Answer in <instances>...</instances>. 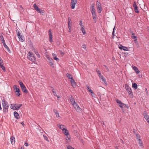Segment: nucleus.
<instances>
[{
  "mask_svg": "<svg viewBox=\"0 0 149 149\" xmlns=\"http://www.w3.org/2000/svg\"><path fill=\"white\" fill-rule=\"evenodd\" d=\"M34 55L31 52H29L28 54V58L30 61L34 62L36 61Z\"/></svg>",
  "mask_w": 149,
  "mask_h": 149,
  "instance_id": "obj_1",
  "label": "nucleus"
},
{
  "mask_svg": "<svg viewBox=\"0 0 149 149\" xmlns=\"http://www.w3.org/2000/svg\"><path fill=\"white\" fill-rule=\"evenodd\" d=\"M19 83L20 86L22 91L25 93H28V91L27 90L25 86L24 85L22 82L21 81H19Z\"/></svg>",
  "mask_w": 149,
  "mask_h": 149,
  "instance_id": "obj_2",
  "label": "nucleus"
},
{
  "mask_svg": "<svg viewBox=\"0 0 149 149\" xmlns=\"http://www.w3.org/2000/svg\"><path fill=\"white\" fill-rule=\"evenodd\" d=\"M74 107L76 111L78 112H81L82 111V109L79 107L78 104L76 103L72 105Z\"/></svg>",
  "mask_w": 149,
  "mask_h": 149,
  "instance_id": "obj_3",
  "label": "nucleus"
},
{
  "mask_svg": "<svg viewBox=\"0 0 149 149\" xmlns=\"http://www.w3.org/2000/svg\"><path fill=\"white\" fill-rule=\"evenodd\" d=\"M33 7L36 10L38 13H44V11L43 10L40 9L38 6L35 3L33 5Z\"/></svg>",
  "mask_w": 149,
  "mask_h": 149,
  "instance_id": "obj_4",
  "label": "nucleus"
},
{
  "mask_svg": "<svg viewBox=\"0 0 149 149\" xmlns=\"http://www.w3.org/2000/svg\"><path fill=\"white\" fill-rule=\"evenodd\" d=\"M77 0H71L70 6L72 9L74 8L76 4L77 3Z\"/></svg>",
  "mask_w": 149,
  "mask_h": 149,
  "instance_id": "obj_5",
  "label": "nucleus"
},
{
  "mask_svg": "<svg viewBox=\"0 0 149 149\" xmlns=\"http://www.w3.org/2000/svg\"><path fill=\"white\" fill-rule=\"evenodd\" d=\"M96 4L98 13H101V11L102 10V9L101 8V5L100 3L98 1L97 2Z\"/></svg>",
  "mask_w": 149,
  "mask_h": 149,
  "instance_id": "obj_6",
  "label": "nucleus"
},
{
  "mask_svg": "<svg viewBox=\"0 0 149 149\" xmlns=\"http://www.w3.org/2000/svg\"><path fill=\"white\" fill-rule=\"evenodd\" d=\"M125 88L127 91L128 92L130 96H133V93L132 91L131 88H130L129 86H125Z\"/></svg>",
  "mask_w": 149,
  "mask_h": 149,
  "instance_id": "obj_7",
  "label": "nucleus"
},
{
  "mask_svg": "<svg viewBox=\"0 0 149 149\" xmlns=\"http://www.w3.org/2000/svg\"><path fill=\"white\" fill-rule=\"evenodd\" d=\"M116 101L120 108H122L123 106L126 105V104L123 103L120 100H119L118 99H116Z\"/></svg>",
  "mask_w": 149,
  "mask_h": 149,
  "instance_id": "obj_8",
  "label": "nucleus"
},
{
  "mask_svg": "<svg viewBox=\"0 0 149 149\" xmlns=\"http://www.w3.org/2000/svg\"><path fill=\"white\" fill-rule=\"evenodd\" d=\"M49 40L50 43H52L53 41L52 40V35L51 30L49 29Z\"/></svg>",
  "mask_w": 149,
  "mask_h": 149,
  "instance_id": "obj_9",
  "label": "nucleus"
},
{
  "mask_svg": "<svg viewBox=\"0 0 149 149\" xmlns=\"http://www.w3.org/2000/svg\"><path fill=\"white\" fill-rule=\"evenodd\" d=\"M3 113L4 114L7 113L8 112V109L9 107V105L3 106H2Z\"/></svg>",
  "mask_w": 149,
  "mask_h": 149,
  "instance_id": "obj_10",
  "label": "nucleus"
},
{
  "mask_svg": "<svg viewBox=\"0 0 149 149\" xmlns=\"http://www.w3.org/2000/svg\"><path fill=\"white\" fill-rule=\"evenodd\" d=\"M69 98L71 103L72 105H74V104L76 103L72 95H70L69 96Z\"/></svg>",
  "mask_w": 149,
  "mask_h": 149,
  "instance_id": "obj_11",
  "label": "nucleus"
},
{
  "mask_svg": "<svg viewBox=\"0 0 149 149\" xmlns=\"http://www.w3.org/2000/svg\"><path fill=\"white\" fill-rule=\"evenodd\" d=\"M133 6L135 12L136 13H139V11L138 9V7L136 5V3L135 2H134L133 4Z\"/></svg>",
  "mask_w": 149,
  "mask_h": 149,
  "instance_id": "obj_12",
  "label": "nucleus"
},
{
  "mask_svg": "<svg viewBox=\"0 0 149 149\" xmlns=\"http://www.w3.org/2000/svg\"><path fill=\"white\" fill-rule=\"evenodd\" d=\"M143 116L144 118L146 119L147 122L149 123V117L147 115V113L146 111H144L143 112Z\"/></svg>",
  "mask_w": 149,
  "mask_h": 149,
  "instance_id": "obj_13",
  "label": "nucleus"
},
{
  "mask_svg": "<svg viewBox=\"0 0 149 149\" xmlns=\"http://www.w3.org/2000/svg\"><path fill=\"white\" fill-rule=\"evenodd\" d=\"M118 47L121 50H123L124 51H127L128 50L127 47L123 46L121 45H119Z\"/></svg>",
  "mask_w": 149,
  "mask_h": 149,
  "instance_id": "obj_14",
  "label": "nucleus"
},
{
  "mask_svg": "<svg viewBox=\"0 0 149 149\" xmlns=\"http://www.w3.org/2000/svg\"><path fill=\"white\" fill-rule=\"evenodd\" d=\"M70 82H71V83L72 85V86L73 87L75 88L76 87V82L75 81L74 79H71V80H70Z\"/></svg>",
  "mask_w": 149,
  "mask_h": 149,
  "instance_id": "obj_15",
  "label": "nucleus"
},
{
  "mask_svg": "<svg viewBox=\"0 0 149 149\" xmlns=\"http://www.w3.org/2000/svg\"><path fill=\"white\" fill-rule=\"evenodd\" d=\"M57 126L60 129L62 130V131H64V129L66 128L65 127L64 125H60L58 124Z\"/></svg>",
  "mask_w": 149,
  "mask_h": 149,
  "instance_id": "obj_16",
  "label": "nucleus"
},
{
  "mask_svg": "<svg viewBox=\"0 0 149 149\" xmlns=\"http://www.w3.org/2000/svg\"><path fill=\"white\" fill-rule=\"evenodd\" d=\"M86 87L88 91L91 93V95L93 96L94 95V93L93 92V91L88 86L86 85Z\"/></svg>",
  "mask_w": 149,
  "mask_h": 149,
  "instance_id": "obj_17",
  "label": "nucleus"
},
{
  "mask_svg": "<svg viewBox=\"0 0 149 149\" xmlns=\"http://www.w3.org/2000/svg\"><path fill=\"white\" fill-rule=\"evenodd\" d=\"M1 102H2V106H5L8 105V103L5 99H3L2 100Z\"/></svg>",
  "mask_w": 149,
  "mask_h": 149,
  "instance_id": "obj_18",
  "label": "nucleus"
},
{
  "mask_svg": "<svg viewBox=\"0 0 149 149\" xmlns=\"http://www.w3.org/2000/svg\"><path fill=\"white\" fill-rule=\"evenodd\" d=\"M13 88L15 92L20 91V89L19 86L15 85L13 86Z\"/></svg>",
  "mask_w": 149,
  "mask_h": 149,
  "instance_id": "obj_19",
  "label": "nucleus"
},
{
  "mask_svg": "<svg viewBox=\"0 0 149 149\" xmlns=\"http://www.w3.org/2000/svg\"><path fill=\"white\" fill-rule=\"evenodd\" d=\"M15 110H18L19 109L20 107L22 106V104H15Z\"/></svg>",
  "mask_w": 149,
  "mask_h": 149,
  "instance_id": "obj_20",
  "label": "nucleus"
},
{
  "mask_svg": "<svg viewBox=\"0 0 149 149\" xmlns=\"http://www.w3.org/2000/svg\"><path fill=\"white\" fill-rule=\"evenodd\" d=\"M2 43L3 44L4 47L7 49L8 52H9V53H10L11 51L9 48L6 44L5 42H3Z\"/></svg>",
  "mask_w": 149,
  "mask_h": 149,
  "instance_id": "obj_21",
  "label": "nucleus"
},
{
  "mask_svg": "<svg viewBox=\"0 0 149 149\" xmlns=\"http://www.w3.org/2000/svg\"><path fill=\"white\" fill-rule=\"evenodd\" d=\"M91 12L95 11V8H94V3H93L91 5Z\"/></svg>",
  "mask_w": 149,
  "mask_h": 149,
  "instance_id": "obj_22",
  "label": "nucleus"
},
{
  "mask_svg": "<svg viewBox=\"0 0 149 149\" xmlns=\"http://www.w3.org/2000/svg\"><path fill=\"white\" fill-rule=\"evenodd\" d=\"M100 79H101L102 82L104 83V84H105L106 85H107V84L106 82L105 79L103 76Z\"/></svg>",
  "mask_w": 149,
  "mask_h": 149,
  "instance_id": "obj_23",
  "label": "nucleus"
},
{
  "mask_svg": "<svg viewBox=\"0 0 149 149\" xmlns=\"http://www.w3.org/2000/svg\"><path fill=\"white\" fill-rule=\"evenodd\" d=\"M65 134V135L68 136L69 134L68 130L65 128L64 130V131H62Z\"/></svg>",
  "mask_w": 149,
  "mask_h": 149,
  "instance_id": "obj_24",
  "label": "nucleus"
},
{
  "mask_svg": "<svg viewBox=\"0 0 149 149\" xmlns=\"http://www.w3.org/2000/svg\"><path fill=\"white\" fill-rule=\"evenodd\" d=\"M14 115L15 117L17 119H19V115L17 112L15 111L14 112Z\"/></svg>",
  "mask_w": 149,
  "mask_h": 149,
  "instance_id": "obj_25",
  "label": "nucleus"
},
{
  "mask_svg": "<svg viewBox=\"0 0 149 149\" xmlns=\"http://www.w3.org/2000/svg\"><path fill=\"white\" fill-rule=\"evenodd\" d=\"M10 141L12 144H13L15 143V138L13 136H12L10 139Z\"/></svg>",
  "mask_w": 149,
  "mask_h": 149,
  "instance_id": "obj_26",
  "label": "nucleus"
},
{
  "mask_svg": "<svg viewBox=\"0 0 149 149\" xmlns=\"http://www.w3.org/2000/svg\"><path fill=\"white\" fill-rule=\"evenodd\" d=\"M133 68L137 74H138L139 72V71L138 68L134 66L133 67Z\"/></svg>",
  "mask_w": 149,
  "mask_h": 149,
  "instance_id": "obj_27",
  "label": "nucleus"
},
{
  "mask_svg": "<svg viewBox=\"0 0 149 149\" xmlns=\"http://www.w3.org/2000/svg\"><path fill=\"white\" fill-rule=\"evenodd\" d=\"M132 38L134 39V41L136 40H137V37L135 36V33L133 32L132 33Z\"/></svg>",
  "mask_w": 149,
  "mask_h": 149,
  "instance_id": "obj_28",
  "label": "nucleus"
},
{
  "mask_svg": "<svg viewBox=\"0 0 149 149\" xmlns=\"http://www.w3.org/2000/svg\"><path fill=\"white\" fill-rule=\"evenodd\" d=\"M84 27V26L81 27V30L82 31L83 34L85 35L86 33V32Z\"/></svg>",
  "mask_w": 149,
  "mask_h": 149,
  "instance_id": "obj_29",
  "label": "nucleus"
},
{
  "mask_svg": "<svg viewBox=\"0 0 149 149\" xmlns=\"http://www.w3.org/2000/svg\"><path fill=\"white\" fill-rule=\"evenodd\" d=\"M66 76L69 79H73V77H71V75L69 73H67L66 74Z\"/></svg>",
  "mask_w": 149,
  "mask_h": 149,
  "instance_id": "obj_30",
  "label": "nucleus"
},
{
  "mask_svg": "<svg viewBox=\"0 0 149 149\" xmlns=\"http://www.w3.org/2000/svg\"><path fill=\"white\" fill-rule=\"evenodd\" d=\"M132 87L134 89H136L137 88V84L134 83L132 84Z\"/></svg>",
  "mask_w": 149,
  "mask_h": 149,
  "instance_id": "obj_31",
  "label": "nucleus"
},
{
  "mask_svg": "<svg viewBox=\"0 0 149 149\" xmlns=\"http://www.w3.org/2000/svg\"><path fill=\"white\" fill-rule=\"evenodd\" d=\"M53 61L52 60V61L50 60V61H49V64L50 66L51 67H52V68H54V65L53 62H52Z\"/></svg>",
  "mask_w": 149,
  "mask_h": 149,
  "instance_id": "obj_32",
  "label": "nucleus"
},
{
  "mask_svg": "<svg viewBox=\"0 0 149 149\" xmlns=\"http://www.w3.org/2000/svg\"><path fill=\"white\" fill-rule=\"evenodd\" d=\"M0 40L2 41V43L4 42H5L3 38V37L2 35H0Z\"/></svg>",
  "mask_w": 149,
  "mask_h": 149,
  "instance_id": "obj_33",
  "label": "nucleus"
},
{
  "mask_svg": "<svg viewBox=\"0 0 149 149\" xmlns=\"http://www.w3.org/2000/svg\"><path fill=\"white\" fill-rule=\"evenodd\" d=\"M54 112L55 113L56 116L57 117H58L59 116V113L56 110H54Z\"/></svg>",
  "mask_w": 149,
  "mask_h": 149,
  "instance_id": "obj_34",
  "label": "nucleus"
},
{
  "mask_svg": "<svg viewBox=\"0 0 149 149\" xmlns=\"http://www.w3.org/2000/svg\"><path fill=\"white\" fill-rule=\"evenodd\" d=\"M43 137L45 140H46L48 142L49 141V140H48L47 137L45 135H43Z\"/></svg>",
  "mask_w": 149,
  "mask_h": 149,
  "instance_id": "obj_35",
  "label": "nucleus"
},
{
  "mask_svg": "<svg viewBox=\"0 0 149 149\" xmlns=\"http://www.w3.org/2000/svg\"><path fill=\"white\" fill-rule=\"evenodd\" d=\"M10 107L12 109H15V105L14 104H11L10 106Z\"/></svg>",
  "mask_w": 149,
  "mask_h": 149,
  "instance_id": "obj_36",
  "label": "nucleus"
},
{
  "mask_svg": "<svg viewBox=\"0 0 149 149\" xmlns=\"http://www.w3.org/2000/svg\"><path fill=\"white\" fill-rule=\"evenodd\" d=\"M20 92V91L15 92V95L17 96H19L20 95V94L19 93Z\"/></svg>",
  "mask_w": 149,
  "mask_h": 149,
  "instance_id": "obj_37",
  "label": "nucleus"
},
{
  "mask_svg": "<svg viewBox=\"0 0 149 149\" xmlns=\"http://www.w3.org/2000/svg\"><path fill=\"white\" fill-rule=\"evenodd\" d=\"M19 40H20L21 42H23L24 40V38L22 37V36H21V38H20V39H19Z\"/></svg>",
  "mask_w": 149,
  "mask_h": 149,
  "instance_id": "obj_38",
  "label": "nucleus"
},
{
  "mask_svg": "<svg viewBox=\"0 0 149 149\" xmlns=\"http://www.w3.org/2000/svg\"><path fill=\"white\" fill-rule=\"evenodd\" d=\"M68 24H72L71 19L70 17L68 18Z\"/></svg>",
  "mask_w": 149,
  "mask_h": 149,
  "instance_id": "obj_39",
  "label": "nucleus"
},
{
  "mask_svg": "<svg viewBox=\"0 0 149 149\" xmlns=\"http://www.w3.org/2000/svg\"><path fill=\"white\" fill-rule=\"evenodd\" d=\"M139 145L141 146L143 145L142 143V141H141L140 139H139Z\"/></svg>",
  "mask_w": 149,
  "mask_h": 149,
  "instance_id": "obj_40",
  "label": "nucleus"
},
{
  "mask_svg": "<svg viewBox=\"0 0 149 149\" xmlns=\"http://www.w3.org/2000/svg\"><path fill=\"white\" fill-rule=\"evenodd\" d=\"M115 28V27H114L113 29V31L112 32V38H113L114 36H115V35L114 34Z\"/></svg>",
  "mask_w": 149,
  "mask_h": 149,
  "instance_id": "obj_41",
  "label": "nucleus"
},
{
  "mask_svg": "<svg viewBox=\"0 0 149 149\" xmlns=\"http://www.w3.org/2000/svg\"><path fill=\"white\" fill-rule=\"evenodd\" d=\"M67 149H74V148L72 147L71 146H67Z\"/></svg>",
  "mask_w": 149,
  "mask_h": 149,
  "instance_id": "obj_42",
  "label": "nucleus"
},
{
  "mask_svg": "<svg viewBox=\"0 0 149 149\" xmlns=\"http://www.w3.org/2000/svg\"><path fill=\"white\" fill-rule=\"evenodd\" d=\"M52 92L53 93H54V96H57V95L56 93V92L54 90V89H53L52 90Z\"/></svg>",
  "mask_w": 149,
  "mask_h": 149,
  "instance_id": "obj_43",
  "label": "nucleus"
},
{
  "mask_svg": "<svg viewBox=\"0 0 149 149\" xmlns=\"http://www.w3.org/2000/svg\"><path fill=\"white\" fill-rule=\"evenodd\" d=\"M79 24L80 26L81 27L84 26L82 24V21L81 20H80L79 21Z\"/></svg>",
  "mask_w": 149,
  "mask_h": 149,
  "instance_id": "obj_44",
  "label": "nucleus"
},
{
  "mask_svg": "<svg viewBox=\"0 0 149 149\" xmlns=\"http://www.w3.org/2000/svg\"><path fill=\"white\" fill-rule=\"evenodd\" d=\"M82 47L84 49H86V45L85 44H84L82 45Z\"/></svg>",
  "mask_w": 149,
  "mask_h": 149,
  "instance_id": "obj_45",
  "label": "nucleus"
},
{
  "mask_svg": "<svg viewBox=\"0 0 149 149\" xmlns=\"http://www.w3.org/2000/svg\"><path fill=\"white\" fill-rule=\"evenodd\" d=\"M0 66L1 68L3 66V61L0 62Z\"/></svg>",
  "mask_w": 149,
  "mask_h": 149,
  "instance_id": "obj_46",
  "label": "nucleus"
},
{
  "mask_svg": "<svg viewBox=\"0 0 149 149\" xmlns=\"http://www.w3.org/2000/svg\"><path fill=\"white\" fill-rule=\"evenodd\" d=\"M17 36L19 39H20V38H21V35H20V34L19 32H18L17 34Z\"/></svg>",
  "mask_w": 149,
  "mask_h": 149,
  "instance_id": "obj_47",
  "label": "nucleus"
},
{
  "mask_svg": "<svg viewBox=\"0 0 149 149\" xmlns=\"http://www.w3.org/2000/svg\"><path fill=\"white\" fill-rule=\"evenodd\" d=\"M91 13L92 14V16H96V14H95V11L93 12H92Z\"/></svg>",
  "mask_w": 149,
  "mask_h": 149,
  "instance_id": "obj_48",
  "label": "nucleus"
},
{
  "mask_svg": "<svg viewBox=\"0 0 149 149\" xmlns=\"http://www.w3.org/2000/svg\"><path fill=\"white\" fill-rule=\"evenodd\" d=\"M136 139H138V140H139V139H139L140 138V137H139V135H138V134H136Z\"/></svg>",
  "mask_w": 149,
  "mask_h": 149,
  "instance_id": "obj_49",
  "label": "nucleus"
},
{
  "mask_svg": "<svg viewBox=\"0 0 149 149\" xmlns=\"http://www.w3.org/2000/svg\"><path fill=\"white\" fill-rule=\"evenodd\" d=\"M54 60H56L57 61H59V59L56 57V56H55L54 57Z\"/></svg>",
  "mask_w": 149,
  "mask_h": 149,
  "instance_id": "obj_50",
  "label": "nucleus"
},
{
  "mask_svg": "<svg viewBox=\"0 0 149 149\" xmlns=\"http://www.w3.org/2000/svg\"><path fill=\"white\" fill-rule=\"evenodd\" d=\"M68 28L69 29H71L72 26V24H68Z\"/></svg>",
  "mask_w": 149,
  "mask_h": 149,
  "instance_id": "obj_51",
  "label": "nucleus"
},
{
  "mask_svg": "<svg viewBox=\"0 0 149 149\" xmlns=\"http://www.w3.org/2000/svg\"><path fill=\"white\" fill-rule=\"evenodd\" d=\"M98 76L99 77V78L100 79L101 78V77H102L103 76H102L101 74V73H100V74H98Z\"/></svg>",
  "mask_w": 149,
  "mask_h": 149,
  "instance_id": "obj_52",
  "label": "nucleus"
},
{
  "mask_svg": "<svg viewBox=\"0 0 149 149\" xmlns=\"http://www.w3.org/2000/svg\"><path fill=\"white\" fill-rule=\"evenodd\" d=\"M104 66L105 67V68L108 71H109V68L107 67V66L106 65H104Z\"/></svg>",
  "mask_w": 149,
  "mask_h": 149,
  "instance_id": "obj_53",
  "label": "nucleus"
},
{
  "mask_svg": "<svg viewBox=\"0 0 149 149\" xmlns=\"http://www.w3.org/2000/svg\"><path fill=\"white\" fill-rule=\"evenodd\" d=\"M96 70L98 74L101 73V72L100 70H98L97 69Z\"/></svg>",
  "mask_w": 149,
  "mask_h": 149,
  "instance_id": "obj_54",
  "label": "nucleus"
},
{
  "mask_svg": "<svg viewBox=\"0 0 149 149\" xmlns=\"http://www.w3.org/2000/svg\"><path fill=\"white\" fill-rule=\"evenodd\" d=\"M67 136L65 138L66 140H70V137H69L68 136Z\"/></svg>",
  "mask_w": 149,
  "mask_h": 149,
  "instance_id": "obj_55",
  "label": "nucleus"
},
{
  "mask_svg": "<svg viewBox=\"0 0 149 149\" xmlns=\"http://www.w3.org/2000/svg\"><path fill=\"white\" fill-rule=\"evenodd\" d=\"M1 68H2L3 70L4 71H5V68L4 66H3V67H2Z\"/></svg>",
  "mask_w": 149,
  "mask_h": 149,
  "instance_id": "obj_56",
  "label": "nucleus"
},
{
  "mask_svg": "<svg viewBox=\"0 0 149 149\" xmlns=\"http://www.w3.org/2000/svg\"><path fill=\"white\" fill-rule=\"evenodd\" d=\"M145 91L146 93V95H148V93L147 88H146Z\"/></svg>",
  "mask_w": 149,
  "mask_h": 149,
  "instance_id": "obj_57",
  "label": "nucleus"
},
{
  "mask_svg": "<svg viewBox=\"0 0 149 149\" xmlns=\"http://www.w3.org/2000/svg\"><path fill=\"white\" fill-rule=\"evenodd\" d=\"M24 145L26 146H29V144L27 143H26L24 144Z\"/></svg>",
  "mask_w": 149,
  "mask_h": 149,
  "instance_id": "obj_58",
  "label": "nucleus"
},
{
  "mask_svg": "<svg viewBox=\"0 0 149 149\" xmlns=\"http://www.w3.org/2000/svg\"><path fill=\"white\" fill-rule=\"evenodd\" d=\"M92 17H93V19H96V16H93Z\"/></svg>",
  "mask_w": 149,
  "mask_h": 149,
  "instance_id": "obj_59",
  "label": "nucleus"
},
{
  "mask_svg": "<svg viewBox=\"0 0 149 149\" xmlns=\"http://www.w3.org/2000/svg\"><path fill=\"white\" fill-rule=\"evenodd\" d=\"M37 54L36 53V54H37L38 57L39 58L40 57V54L38 53V52H37Z\"/></svg>",
  "mask_w": 149,
  "mask_h": 149,
  "instance_id": "obj_60",
  "label": "nucleus"
},
{
  "mask_svg": "<svg viewBox=\"0 0 149 149\" xmlns=\"http://www.w3.org/2000/svg\"><path fill=\"white\" fill-rule=\"evenodd\" d=\"M60 52H61V55H62V54H64L63 52H62V51H60Z\"/></svg>",
  "mask_w": 149,
  "mask_h": 149,
  "instance_id": "obj_61",
  "label": "nucleus"
},
{
  "mask_svg": "<svg viewBox=\"0 0 149 149\" xmlns=\"http://www.w3.org/2000/svg\"><path fill=\"white\" fill-rule=\"evenodd\" d=\"M69 32H71V29H69V31H68Z\"/></svg>",
  "mask_w": 149,
  "mask_h": 149,
  "instance_id": "obj_62",
  "label": "nucleus"
},
{
  "mask_svg": "<svg viewBox=\"0 0 149 149\" xmlns=\"http://www.w3.org/2000/svg\"><path fill=\"white\" fill-rule=\"evenodd\" d=\"M57 96V97H58V98H60V96H59V95H57V96Z\"/></svg>",
  "mask_w": 149,
  "mask_h": 149,
  "instance_id": "obj_63",
  "label": "nucleus"
},
{
  "mask_svg": "<svg viewBox=\"0 0 149 149\" xmlns=\"http://www.w3.org/2000/svg\"><path fill=\"white\" fill-rule=\"evenodd\" d=\"M2 61H3L1 60V58L0 57V62Z\"/></svg>",
  "mask_w": 149,
  "mask_h": 149,
  "instance_id": "obj_64",
  "label": "nucleus"
}]
</instances>
